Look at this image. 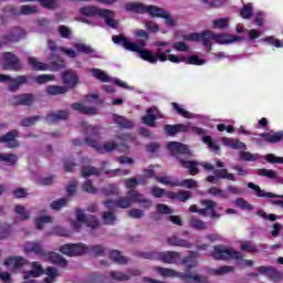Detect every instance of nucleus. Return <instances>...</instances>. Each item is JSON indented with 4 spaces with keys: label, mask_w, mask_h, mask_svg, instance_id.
<instances>
[{
    "label": "nucleus",
    "mask_w": 283,
    "mask_h": 283,
    "mask_svg": "<svg viewBox=\"0 0 283 283\" xmlns=\"http://www.w3.org/2000/svg\"><path fill=\"white\" fill-rule=\"evenodd\" d=\"M185 41H196L197 43H202L205 48L211 50V41L219 43V45H229L235 43V41H244V38L240 35L227 34V33H214L210 30H205L201 33H190L184 35Z\"/></svg>",
    "instance_id": "1"
},
{
    "label": "nucleus",
    "mask_w": 283,
    "mask_h": 283,
    "mask_svg": "<svg viewBox=\"0 0 283 283\" xmlns=\"http://www.w3.org/2000/svg\"><path fill=\"white\" fill-rule=\"evenodd\" d=\"M113 43L115 45H122L124 50H128V52H136L139 54L143 61H147V63L156 64L158 63V59L156 55L149 50H145V45H147L144 40L139 39L136 43L129 41V38H126L123 34L113 35L112 38Z\"/></svg>",
    "instance_id": "2"
},
{
    "label": "nucleus",
    "mask_w": 283,
    "mask_h": 283,
    "mask_svg": "<svg viewBox=\"0 0 283 283\" xmlns=\"http://www.w3.org/2000/svg\"><path fill=\"white\" fill-rule=\"evenodd\" d=\"M167 148L171 153L177 160H179L180 167L184 169H188L190 176H198L200 174V169L198 168V161L195 160H186L181 156H186V158H191V150L189 146L180 143V142H169L167 144Z\"/></svg>",
    "instance_id": "3"
},
{
    "label": "nucleus",
    "mask_w": 283,
    "mask_h": 283,
    "mask_svg": "<svg viewBox=\"0 0 283 283\" xmlns=\"http://www.w3.org/2000/svg\"><path fill=\"white\" fill-rule=\"evenodd\" d=\"M134 202H137L138 205H143L145 209L151 208V200L145 198V196L138 190H128L126 192V197H120L117 200L107 199L104 201V207L106 209H114V207H118L119 209H129Z\"/></svg>",
    "instance_id": "4"
},
{
    "label": "nucleus",
    "mask_w": 283,
    "mask_h": 283,
    "mask_svg": "<svg viewBox=\"0 0 283 283\" xmlns=\"http://www.w3.org/2000/svg\"><path fill=\"white\" fill-rule=\"evenodd\" d=\"M213 260H219L222 262H229V260H237L238 266H253L252 260H247L239 251L233 250V248H227L223 244H217L213 247L211 253Z\"/></svg>",
    "instance_id": "5"
},
{
    "label": "nucleus",
    "mask_w": 283,
    "mask_h": 283,
    "mask_svg": "<svg viewBox=\"0 0 283 283\" xmlns=\"http://www.w3.org/2000/svg\"><path fill=\"white\" fill-rule=\"evenodd\" d=\"M63 255L69 258H76V255H85V253H93L95 258H103L105 255V248L103 245L87 247L85 243H66L60 248Z\"/></svg>",
    "instance_id": "6"
},
{
    "label": "nucleus",
    "mask_w": 283,
    "mask_h": 283,
    "mask_svg": "<svg viewBox=\"0 0 283 283\" xmlns=\"http://www.w3.org/2000/svg\"><path fill=\"white\" fill-rule=\"evenodd\" d=\"M24 251L25 253H34V255H39V258H45V260H49V262H52V264L62 266V269L67 266V260H65V258L59 253L45 251L40 241H28L24 244Z\"/></svg>",
    "instance_id": "7"
},
{
    "label": "nucleus",
    "mask_w": 283,
    "mask_h": 283,
    "mask_svg": "<svg viewBox=\"0 0 283 283\" xmlns=\"http://www.w3.org/2000/svg\"><path fill=\"white\" fill-rule=\"evenodd\" d=\"M138 258H143V260H160L165 264H177L180 260V252L176 251H166V252H138Z\"/></svg>",
    "instance_id": "8"
},
{
    "label": "nucleus",
    "mask_w": 283,
    "mask_h": 283,
    "mask_svg": "<svg viewBox=\"0 0 283 283\" xmlns=\"http://www.w3.org/2000/svg\"><path fill=\"white\" fill-rule=\"evenodd\" d=\"M2 69L8 72H21L23 70V64L21 59L12 52L2 53Z\"/></svg>",
    "instance_id": "9"
},
{
    "label": "nucleus",
    "mask_w": 283,
    "mask_h": 283,
    "mask_svg": "<svg viewBox=\"0 0 283 283\" xmlns=\"http://www.w3.org/2000/svg\"><path fill=\"white\" fill-rule=\"evenodd\" d=\"M156 271L157 273H160L163 277H180V280H193V282H200V275L198 274L192 275L189 273L177 272L168 268H157Z\"/></svg>",
    "instance_id": "10"
},
{
    "label": "nucleus",
    "mask_w": 283,
    "mask_h": 283,
    "mask_svg": "<svg viewBox=\"0 0 283 283\" xmlns=\"http://www.w3.org/2000/svg\"><path fill=\"white\" fill-rule=\"evenodd\" d=\"M21 39H25V30L19 27H14L9 34L1 36V41L4 44L17 43L18 41H21Z\"/></svg>",
    "instance_id": "11"
},
{
    "label": "nucleus",
    "mask_w": 283,
    "mask_h": 283,
    "mask_svg": "<svg viewBox=\"0 0 283 283\" xmlns=\"http://www.w3.org/2000/svg\"><path fill=\"white\" fill-rule=\"evenodd\" d=\"M62 83L67 90H74L78 85V74L74 70L64 71L61 75Z\"/></svg>",
    "instance_id": "12"
},
{
    "label": "nucleus",
    "mask_w": 283,
    "mask_h": 283,
    "mask_svg": "<svg viewBox=\"0 0 283 283\" xmlns=\"http://www.w3.org/2000/svg\"><path fill=\"white\" fill-rule=\"evenodd\" d=\"M30 78L32 75H19L17 77H10L9 80V92H19L21 85H30Z\"/></svg>",
    "instance_id": "13"
},
{
    "label": "nucleus",
    "mask_w": 283,
    "mask_h": 283,
    "mask_svg": "<svg viewBox=\"0 0 283 283\" xmlns=\"http://www.w3.org/2000/svg\"><path fill=\"white\" fill-rule=\"evenodd\" d=\"M19 130L12 129L7 134L0 136V143H6L9 149H17L19 147Z\"/></svg>",
    "instance_id": "14"
},
{
    "label": "nucleus",
    "mask_w": 283,
    "mask_h": 283,
    "mask_svg": "<svg viewBox=\"0 0 283 283\" xmlns=\"http://www.w3.org/2000/svg\"><path fill=\"white\" fill-rule=\"evenodd\" d=\"M258 271L261 275H266V277H269V280L272 282H280L282 280V273L277 271L273 265H261L258 268Z\"/></svg>",
    "instance_id": "15"
},
{
    "label": "nucleus",
    "mask_w": 283,
    "mask_h": 283,
    "mask_svg": "<svg viewBox=\"0 0 283 283\" xmlns=\"http://www.w3.org/2000/svg\"><path fill=\"white\" fill-rule=\"evenodd\" d=\"M87 134L90 135L84 139V143L88 145V147H93V149L98 148V139L101 138V133L98 132V127L96 126H88Z\"/></svg>",
    "instance_id": "16"
},
{
    "label": "nucleus",
    "mask_w": 283,
    "mask_h": 283,
    "mask_svg": "<svg viewBox=\"0 0 283 283\" xmlns=\"http://www.w3.org/2000/svg\"><path fill=\"white\" fill-rule=\"evenodd\" d=\"M34 103V95L32 93H24L20 95H14L12 97L13 105H23L24 107H30Z\"/></svg>",
    "instance_id": "17"
},
{
    "label": "nucleus",
    "mask_w": 283,
    "mask_h": 283,
    "mask_svg": "<svg viewBox=\"0 0 283 283\" xmlns=\"http://www.w3.org/2000/svg\"><path fill=\"white\" fill-rule=\"evenodd\" d=\"M190 127L189 125H185V124H176V125H170L167 124L164 126V130L168 136H176V134H185L187 132H189Z\"/></svg>",
    "instance_id": "18"
},
{
    "label": "nucleus",
    "mask_w": 283,
    "mask_h": 283,
    "mask_svg": "<svg viewBox=\"0 0 283 283\" xmlns=\"http://www.w3.org/2000/svg\"><path fill=\"white\" fill-rule=\"evenodd\" d=\"M67 118H70V112L67 109H63L46 115L45 120L49 123V125H52V123H59V120H67Z\"/></svg>",
    "instance_id": "19"
},
{
    "label": "nucleus",
    "mask_w": 283,
    "mask_h": 283,
    "mask_svg": "<svg viewBox=\"0 0 283 283\" xmlns=\"http://www.w3.org/2000/svg\"><path fill=\"white\" fill-rule=\"evenodd\" d=\"M149 6H146L143 2H128L125 4V10L127 12H135L136 14H147V9Z\"/></svg>",
    "instance_id": "20"
},
{
    "label": "nucleus",
    "mask_w": 283,
    "mask_h": 283,
    "mask_svg": "<svg viewBox=\"0 0 283 283\" xmlns=\"http://www.w3.org/2000/svg\"><path fill=\"white\" fill-rule=\"evenodd\" d=\"M248 188L255 191L258 198H281L283 200V195H275L273 192H266L265 190L260 188V186H258L253 182H249Z\"/></svg>",
    "instance_id": "21"
},
{
    "label": "nucleus",
    "mask_w": 283,
    "mask_h": 283,
    "mask_svg": "<svg viewBox=\"0 0 283 283\" xmlns=\"http://www.w3.org/2000/svg\"><path fill=\"white\" fill-rule=\"evenodd\" d=\"M105 9H101L96 6H85L80 8V14L83 17H102Z\"/></svg>",
    "instance_id": "22"
},
{
    "label": "nucleus",
    "mask_w": 283,
    "mask_h": 283,
    "mask_svg": "<svg viewBox=\"0 0 283 283\" xmlns=\"http://www.w3.org/2000/svg\"><path fill=\"white\" fill-rule=\"evenodd\" d=\"M72 109L75 112H78L80 114H83L85 116H96L98 114V108L96 107H87L83 105L82 103H73Z\"/></svg>",
    "instance_id": "23"
},
{
    "label": "nucleus",
    "mask_w": 283,
    "mask_h": 283,
    "mask_svg": "<svg viewBox=\"0 0 283 283\" xmlns=\"http://www.w3.org/2000/svg\"><path fill=\"white\" fill-rule=\"evenodd\" d=\"M36 12H39V8L32 7L29 4H24L20 7V10L11 9V14H14L15 17H21V15L28 17L30 14H36Z\"/></svg>",
    "instance_id": "24"
},
{
    "label": "nucleus",
    "mask_w": 283,
    "mask_h": 283,
    "mask_svg": "<svg viewBox=\"0 0 283 283\" xmlns=\"http://www.w3.org/2000/svg\"><path fill=\"white\" fill-rule=\"evenodd\" d=\"M200 205H202V207H207V209H209L212 220H219L221 214L216 211V207H218V203L216 201H213L211 199H203L200 201Z\"/></svg>",
    "instance_id": "25"
},
{
    "label": "nucleus",
    "mask_w": 283,
    "mask_h": 283,
    "mask_svg": "<svg viewBox=\"0 0 283 283\" xmlns=\"http://www.w3.org/2000/svg\"><path fill=\"white\" fill-rule=\"evenodd\" d=\"M261 138H264L265 143H270L271 145H274L275 143H280L281 140H283V132H276L274 134L271 133H262Z\"/></svg>",
    "instance_id": "26"
},
{
    "label": "nucleus",
    "mask_w": 283,
    "mask_h": 283,
    "mask_svg": "<svg viewBox=\"0 0 283 283\" xmlns=\"http://www.w3.org/2000/svg\"><path fill=\"white\" fill-rule=\"evenodd\" d=\"M167 243L170 247H181L182 249H191L193 244L185 239H180L178 237H170L167 240Z\"/></svg>",
    "instance_id": "27"
},
{
    "label": "nucleus",
    "mask_w": 283,
    "mask_h": 283,
    "mask_svg": "<svg viewBox=\"0 0 283 283\" xmlns=\"http://www.w3.org/2000/svg\"><path fill=\"white\" fill-rule=\"evenodd\" d=\"M113 116H114V122L122 129H132V128H134V122L127 119V117L120 116V115H116V114H114Z\"/></svg>",
    "instance_id": "28"
},
{
    "label": "nucleus",
    "mask_w": 283,
    "mask_h": 283,
    "mask_svg": "<svg viewBox=\"0 0 283 283\" xmlns=\"http://www.w3.org/2000/svg\"><path fill=\"white\" fill-rule=\"evenodd\" d=\"M45 92L49 96H59L61 94H67L70 90H67V86L49 85Z\"/></svg>",
    "instance_id": "29"
},
{
    "label": "nucleus",
    "mask_w": 283,
    "mask_h": 283,
    "mask_svg": "<svg viewBox=\"0 0 283 283\" xmlns=\"http://www.w3.org/2000/svg\"><path fill=\"white\" fill-rule=\"evenodd\" d=\"M216 178L222 179V180H230L231 182H235V175L229 172L227 168L216 169L213 171Z\"/></svg>",
    "instance_id": "30"
},
{
    "label": "nucleus",
    "mask_w": 283,
    "mask_h": 283,
    "mask_svg": "<svg viewBox=\"0 0 283 283\" xmlns=\"http://www.w3.org/2000/svg\"><path fill=\"white\" fill-rule=\"evenodd\" d=\"M28 61L29 65H31L32 70L35 72H48V70H50L48 64L40 62L36 57H29Z\"/></svg>",
    "instance_id": "31"
},
{
    "label": "nucleus",
    "mask_w": 283,
    "mask_h": 283,
    "mask_svg": "<svg viewBox=\"0 0 283 283\" xmlns=\"http://www.w3.org/2000/svg\"><path fill=\"white\" fill-rule=\"evenodd\" d=\"M167 10L158 7V6H148L146 13L150 17L163 19V17H166L165 13Z\"/></svg>",
    "instance_id": "32"
},
{
    "label": "nucleus",
    "mask_w": 283,
    "mask_h": 283,
    "mask_svg": "<svg viewBox=\"0 0 283 283\" xmlns=\"http://www.w3.org/2000/svg\"><path fill=\"white\" fill-rule=\"evenodd\" d=\"M109 258L115 262V264H127V262H129V259L124 256L118 250H112L109 252Z\"/></svg>",
    "instance_id": "33"
},
{
    "label": "nucleus",
    "mask_w": 283,
    "mask_h": 283,
    "mask_svg": "<svg viewBox=\"0 0 283 283\" xmlns=\"http://www.w3.org/2000/svg\"><path fill=\"white\" fill-rule=\"evenodd\" d=\"M189 227L191 229H195L196 231H205V230H207V222H205L196 217H192V218H190Z\"/></svg>",
    "instance_id": "34"
},
{
    "label": "nucleus",
    "mask_w": 283,
    "mask_h": 283,
    "mask_svg": "<svg viewBox=\"0 0 283 283\" xmlns=\"http://www.w3.org/2000/svg\"><path fill=\"white\" fill-rule=\"evenodd\" d=\"M223 145H226L227 147H231V149H244L247 147L244 143L233 138H224Z\"/></svg>",
    "instance_id": "35"
},
{
    "label": "nucleus",
    "mask_w": 283,
    "mask_h": 283,
    "mask_svg": "<svg viewBox=\"0 0 283 283\" xmlns=\"http://www.w3.org/2000/svg\"><path fill=\"white\" fill-rule=\"evenodd\" d=\"M18 160L19 158L15 154H0V163H7L11 167H14Z\"/></svg>",
    "instance_id": "36"
},
{
    "label": "nucleus",
    "mask_w": 283,
    "mask_h": 283,
    "mask_svg": "<svg viewBox=\"0 0 283 283\" xmlns=\"http://www.w3.org/2000/svg\"><path fill=\"white\" fill-rule=\"evenodd\" d=\"M109 276L112 280H115V282H129L130 280L129 274H125L122 271H111Z\"/></svg>",
    "instance_id": "37"
},
{
    "label": "nucleus",
    "mask_w": 283,
    "mask_h": 283,
    "mask_svg": "<svg viewBox=\"0 0 283 283\" xmlns=\"http://www.w3.org/2000/svg\"><path fill=\"white\" fill-rule=\"evenodd\" d=\"M101 18L104 19L106 25L116 30V21L112 19V11L109 9H104Z\"/></svg>",
    "instance_id": "38"
},
{
    "label": "nucleus",
    "mask_w": 283,
    "mask_h": 283,
    "mask_svg": "<svg viewBox=\"0 0 283 283\" xmlns=\"http://www.w3.org/2000/svg\"><path fill=\"white\" fill-rule=\"evenodd\" d=\"M55 76L54 75H50V74H42V75H38V76H32V78H30V81H35V83L38 85H45V83H50V81H54Z\"/></svg>",
    "instance_id": "39"
},
{
    "label": "nucleus",
    "mask_w": 283,
    "mask_h": 283,
    "mask_svg": "<svg viewBox=\"0 0 283 283\" xmlns=\"http://www.w3.org/2000/svg\"><path fill=\"white\" fill-rule=\"evenodd\" d=\"M155 180H157V182H159L160 185H166V187H177L178 185V179L171 180V177L169 176H157L155 177Z\"/></svg>",
    "instance_id": "40"
},
{
    "label": "nucleus",
    "mask_w": 283,
    "mask_h": 283,
    "mask_svg": "<svg viewBox=\"0 0 283 283\" xmlns=\"http://www.w3.org/2000/svg\"><path fill=\"white\" fill-rule=\"evenodd\" d=\"M240 249L245 253H258V245L253 244L252 241L241 242Z\"/></svg>",
    "instance_id": "41"
},
{
    "label": "nucleus",
    "mask_w": 283,
    "mask_h": 283,
    "mask_svg": "<svg viewBox=\"0 0 283 283\" xmlns=\"http://www.w3.org/2000/svg\"><path fill=\"white\" fill-rule=\"evenodd\" d=\"M41 115H35L32 117H25L20 122L21 127H31V125H36L41 120Z\"/></svg>",
    "instance_id": "42"
},
{
    "label": "nucleus",
    "mask_w": 283,
    "mask_h": 283,
    "mask_svg": "<svg viewBox=\"0 0 283 283\" xmlns=\"http://www.w3.org/2000/svg\"><path fill=\"white\" fill-rule=\"evenodd\" d=\"M240 17L242 19H251V17H253V4L251 3L243 4L240 11Z\"/></svg>",
    "instance_id": "43"
},
{
    "label": "nucleus",
    "mask_w": 283,
    "mask_h": 283,
    "mask_svg": "<svg viewBox=\"0 0 283 283\" xmlns=\"http://www.w3.org/2000/svg\"><path fill=\"white\" fill-rule=\"evenodd\" d=\"M92 75L102 83H109V75H106L101 69H93Z\"/></svg>",
    "instance_id": "44"
},
{
    "label": "nucleus",
    "mask_w": 283,
    "mask_h": 283,
    "mask_svg": "<svg viewBox=\"0 0 283 283\" xmlns=\"http://www.w3.org/2000/svg\"><path fill=\"white\" fill-rule=\"evenodd\" d=\"M48 67L49 70H51V72H59L60 70H65V61L59 59L51 62Z\"/></svg>",
    "instance_id": "45"
},
{
    "label": "nucleus",
    "mask_w": 283,
    "mask_h": 283,
    "mask_svg": "<svg viewBox=\"0 0 283 283\" xmlns=\"http://www.w3.org/2000/svg\"><path fill=\"white\" fill-rule=\"evenodd\" d=\"M83 178H90V176H98V169L94 166H83L82 167Z\"/></svg>",
    "instance_id": "46"
},
{
    "label": "nucleus",
    "mask_w": 283,
    "mask_h": 283,
    "mask_svg": "<svg viewBox=\"0 0 283 283\" xmlns=\"http://www.w3.org/2000/svg\"><path fill=\"white\" fill-rule=\"evenodd\" d=\"M258 175L263 178H270V180H275V178H277V172L275 170L265 168L259 169Z\"/></svg>",
    "instance_id": "47"
},
{
    "label": "nucleus",
    "mask_w": 283,
    "mask_h": 283,
    "mask_svg": "<svg viewBox=\"0 0 283 283\" xmlns=\"http://www.w3.org/2000/svg\"><path fill=\"white\" fill-rule=\"evenodd\" d=\"M104 224L112 226L116 222V216L112 211H104L102 214Z\"/></svg>",
    "instance_id": "48"
},
{
    "label": "nucleus",
    "mask_w": 283,
    "mask_h": 283,
    "mask_svg": "<svg viewBox=\"0 0 283 283\" xmlns=\"http://www.w3.org/2000/svg\"><path fill=\"white\" fill-rule=\"evenodd\" d=\"M84 224H86V227H88L90 229H98L101 223L98 222L96 216L88 214L86 217V221H84Z\"/></svg>",
    "instance_id": "49"
},
{
    "label": "nucleus",
    "mask_w": 283,
    "mask_h": 283,
    "mask_svg": "<svg viewBox=\"0 0 283 283\" xmlns=\"http://www.w3.org/2000/svg\"><path fill=\"white\" fill-rule=\"evenodd\" d=\"M233 271H235L233 265H222L219 269L212 270L213 275H227V273H233Z\"/></svg>",
    "instance_id": "50"
},
{
    "label": "nucleus",
    "mask_w": 283,
    "mask_h": 283,
    "mask_svg": "<svg viewBox=\"0 0 283 283\" xmlns=\"http://www.w3.org/2000/svg\"><path fill=\"white\" fill-rule=\"evenodd\" d=\"M202 140L205 145H207L211 149V151H219L220 145L213 143V138H211V136L206 135L202 137Z\"/></svg>",
    "instance_id": "51"
},
{
    "label": "nucleus",
    "mask_w": 283,
    "mask_h": 283,
    "mask_svg": "<svg viewBox=\"0 0 283 283\" xmlns=\"http://www.w3.org/2000/svg\"><path fill=\"white\" fill-rule=\"evenodd\" d=\"M66 205H67V199L66 198H61V199L54 200L51 203V209L53 211H61V209H63V207H66Z\"/></svg>",
    "instance_id": "52"
},
{
    "label": "nucleus",
    "mask_w": 283,
    "mask_h": 283,
    "mask_svg": "<svg viewBox=\"0 0 283 283\" xmlns=\"http://www.w3.org/2000/svg\"><path fill=\"white\" fill-rule=\"evenodd\" d=\"M177 187H186L187 189H196L198 187V182L193 179H184V180H178Z\"/></svg>",
    "instance_id": "53"
},
{
    "label": "nucleus",
    "mask_w": 283,
    "mask_h": 283,
    "mask_svg": "<svg viewBox=\"0 0 283 283\" xmlns=\"http://www.w3.org/2000/svg\"><path fill=\"white\" fill-rule=\"evenodd\" d=\"M171 106L179 116H182L184 118H191V113L189 111H185V108L180 107L178 103L174 102Z\"/></svg>",
    "instance_id": "54"
},
{
    "label": "nucleus",
    "mask_w": 283,
    "mask_h": 283,
    "mask_svg": "<svg viewBox=\"0 0 283 283\" xmlns=\"http://www.w3.org/2000/svg\"><path fill=\"white\" fill-rule=\"evenodd\" d=\"M63 164H64V171H66L67 174H72L77 167V164H75L74 159L72 158L64 159Z\"/></svg>",
    "instance_id": "55"
},
{
    "label": "nucleus",
    "mask_w": 283,
    "mask_h": 283,
    "mask_svg": "<svg viewBox=\"0 0 283 283\" xmlns=\"http://www.w3.org/2000/svg\"><path fill=\"white\" fill-rule=\"evenodd\" d=\"M15 213L20 216L21 220H30V212L21 205L15 206Z\"/></svg>",
    "instance_id": "56"
},
{
    "label": "nucleus",
    "mask_w": 283,
    "mask_h": 283,
    "mask_svg": "<svg viewBox=\"0 0 283 283\" xmlns=\"http://www.w3.org/2000/svg\"><path fill=\"white\" fill-rule=\"evenodd\" d=\"M235 205L239 209H242L244 211H252L253 206L249 202H247V200H244V198H238L235 200Z\"/></svg>",
    "instance_id": "57"
},
{
    "label": "nucleus",
    "mask_w": 283,
    "mask_h": 283,
    "mask_svg": "<svg viewBox=\"0 0 283 283\" xmlns=\"http://www.w3.org/2000/svg\"><path fill=\"white\" fill-rule=\"evenodd\" d=\"M34 222H35L36 229L41 230L43 229L44 224H50V222H52V217H49V216L40 217L35 219Z\"/></svg>",
    "instance_id": "58"
},
{
    "label": "nucleus",
    "mask_w": 283,
    "mask_h": 283,
    "mask_svg": "<svg viewBox=\"0 0 283 283\" xmlns=\"http://www.w3.org/2000/svg\"><path fill=\"white\" fill-rule=\"evenodd\" d=\"M156 115H146L142 117V123L144 125H147V127H156V120H157Z\"/></svg>",
    "instance_id": "59"
},
{
    "label": "nucleus",
    "mask_w": 283,
    "mask_h": 283,
    "mask_svg": "<svg viewBox=\"0 0 283 283\" xmlns=\"http://www.w3.org/2000/svg\"><path fill=\"white\" fill-rule=\"evenodd\" d=\"M82 190L85 192V193H96L98 190L96 189V187H94L92 185V180L90 179H86L84 181V184L82 185Z\"/></svg>",
    "instance_id": "60"
},
{
    "label": "nucleus",
    "mask_w": 283,
    "mask_h": 283,
    "mask_svg": "<svg viewBox=\"0 0 283 283\" xmlns=\"http://www.w3.org/2000/svg\"><path fill=\"white\" fill-rule=\"evenodd\" d=\"M265 160L266 163H270V165H283V157H277L274 154H268Z\"/></svg>",
    "instance_id": "61"
},
{
    "label": "nucleus",
    "mask_w": 283,
    "mask_h": 283,
    "mask_svg": "<svg viewBox=\"0 0 283 283\" xmlns=\"http://www.w3.org/2000/svg\"><path fill=\"white\" fill-rule=\"evenodd\" d=\"M228 20L224 18H219L212 22L213 30H224L227 28Z\"/></svg>",
    "instance_id": "62"
},
{
    "label": "nucleus",
    "mask_w": 283,
    "mask_h": 283,
    "mask_svg": "<svg viewBox=\"0 0 283 283\" xmlns=\"http://www.w3.org/2000/svg\"><path fill=\"white\" fill-rule=\"evenodd\" d=\"M190 198L191 191L189 190H180L177 192V200H179V202H187V200H190Z\"/></svg>",
    "instance_id": "63"
},
{
    "label": "nucleus",
    "mask_w": 283,
    "mask_h": 283,
    "mask_svg": "<svg viewBox=\"0 0 283 283\" xmlns=\"http://www.w3.org/2000/svg\"><path fill=\"white\" fill-rule=\"evenodd\" d=\"M59 33L62 39H70L72 36V30L66 25H60Z\"/></svg>",
    "instance_id": "64"
}]
</instances>
